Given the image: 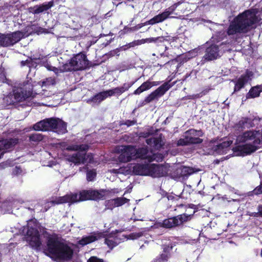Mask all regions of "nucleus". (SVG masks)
<instances>
[{
  "mask_svg": "<svg viewBox=\"0 0 262 262\" xmlns=\"http://www.w3.org/2000/svg\"><path fill=\"white\" fill-rule=\"evenodd\" d=\"M170 168L168 164L158 165L154 164H128L118 169H111L110 172L116 174H122L126 176L134 173L137 175L159 178L168 174V172L170 171Z\"/></svg>",
  "mask_w": 262,
  "mask_h": 262,
  "instance_id": "nucleus-1",
  "label": "nucleus"
},
{
  "mask_svg": "<svg viewBox=\"0 0 262 262\" xmlns=\"http://www.w3.org/2000/svg\"><path fill=\"white\" fill-rule=\"evenodd\" d=\"M44 253L52 259L60 261L70 260L73 250L63 239L56 235H51L48 237Z\"/></svg>",
  "mask_w": 262,
  "mask_h": 262,
  "instance_id": "nucleus-2",
  "label": "nucleus"
},
{
  "mask_svg": "<svg viewBox=\"0 0 262 262\" xmlns=\"http://www.w3.org/2000/svg\"><path fill=\"white\" fill-rule=\"evenodd\" d=\"M261 18L258 9L252 8L238 15L230 23L227 33L229 35L237 33H247L255 24L259 23Z\"/></svg>",
  "mask_w": 262,
  "mask_h": 262,
  "instance_id": "nucleus-3",
  "label": "nucleus"
},
{
  "mask_svg": "<svg viewBox=\"0 0 262 262\" xmlns=\"http://www.w3.org/2000/svg\"><path fill=\"white\" fill-rule=\"evenodd\" d=\"M106 194V192L101 190H84L79 193H71L63 196L53 198L51 201L47 203L46 211L50 207V205L59 204L65 203L70 204L83 201L88 200H100L103 199Z\"/></svg>",
  "mask_w": 262,
  "mask_h": 262,
  "instance_id": "nucleus-4",
  "label": "nucleus"
},
{
  "mask_svg": "<svg viewBox=\"0 0 262 262\" xmlns=\"http://www.w3.org/2000/svg\"><path fill=\"white\" fill-rule=\"evenodd\" d=\"M237 141L244 144L237 147L241 154H250L257 150L262 144V134L256 131L250 130L244 133L237 138Z\"/></svg>",
  "mask_w": 262,
  "mask_h": 262,
  "instance_id": "nucleus-5",
  "label": "nucleus"
},
{
  "mask_svg": "<svg viewBox=\"0 0 262 262\" xmlns=\"http://www.w3.org/2000/svg\"><path fill=\"white\" fill-rule=\"evenodd\" d=\"M88 65V60L86 56L82 53H79L71 59L68 62L64 64L59 69L52 67L48 66L49 70L54 71L56 74L60 72H67L72 70H81L86 68Z\"/></svg>",
  "mask_w": 262,
  "mask_h": 262,
  "instance_id": "nucleus-6",
  "label": "nucleus"
},
{
  "mask_svg": "<svg viewBox=\"0 0 262 262\" xmlns=\"http://www.w3.org/2000/svg\"><path fill=\"white\" fill-rule=\"evenodd\" d=\"M68 150H76V153L69 156V161L75 164L91 163L93 162V156L91 154H85V151L88 149V146L85 144L78 145H72L66 147Z\"/></svg>",
  "mask_w": 262,
  "mask_h": 262,
  "instance_id": "nucleus-7",
  "label": "nucleus"
},
{
  "mask_svg": "<svg viewBox=\"0 0 262 262\" xmlns=\"http://www.w3.org/2000/svg\"><path fill=\"white\" fill-rule=\"evenodd\" d=\"M36 85L32 83V80L24 82L20 87L13 91L14 100L16 101H21L32 96L33 88Z\"/></svg>",
  "mask_w": 262,
  "mask_h": 262,
  "instance_id": "nucleus-8",
  "label": "nucleus"
},
{
  "mask_svg": "<svg viewBox=\"0 0 262 262\" xmlns=\"http://www.w3.org/2000/svg\"><path fill=\"white\" fill-rule=\"evenodd\" d=\"M202 136L203 133L201 130L191 129L184 134L183 138L178 140L177 145L183 146L189 144L201 143L203 140L200 137Z\"/></svg>",
  "mask_w": 262,
  "mask_h": 262,
  "instance_id": "nucleus-9",
  "label": "nucleus"
},
{
  "mask_svg": "<svg viewBox=\"0 0 262 262\" xmlns=\"http://www.w3.org/2000/svg\"><path fill=\"white\" fill-rule=\"evenodd\" d=\"M117 150L120 153L118 157L120 162H128L137 158V149L133 146H119L117 147Z\"/></svg>",
  "mask_w": 262,
  "mask_h": 262,
  "instance_id": "nucleus-10",
  "label": "nucleus"
},
{
  "mask_svg": "<svg viewBox=\"0 0 262 262\" xmlns=\"http://www.w3.org/2000/svg\"><path fill=\"white\" fill-rule=\"evenodd\" d=\"M24 36L20 31H16L0 35V47L12 46L19 41Z\"/></svg>",
  "mask_w": 262,
  "mask_h": 262,
  "instance_id": "nucleus-11",
  "label": "nucleus"
},
{
  "mask_svg": "<svg viewBox=\"0 0 262 262\" xmlns=\"http://www.w3.org/2000/svg\"><path fill=\"white\" fill-rule=\"evenodd\" d=\"M136 158L146 159L149 162H158L162 160L163 156L161 154H154L151 151H148L147 148L142 147L137 149Z\"/></svg>",
  "mask_w": 262,
  "mask_h": 262,
  "instance_id": "nucleus-12",
  "label": "nucleus"
},
{
  "mask_svg": "<svg viewBox=\"0 0 262 262\" xmlns=\"http://www.w3.org/2000/svg\"><path fill=\"white\" fill-rule=\"evenodd\" d=\"M190 216L186 214H181L177 216L169 218L163 221L162 225L165 228H172L182 225L184 222L188 221Z\"/></svg>",
  "mask_w": 262,
  "mask_h": 262,
  "instance_id": "nucleus-13",
  "label": "nucleus"
},
{
  "mask_svg": "<svg viewBox=\"0 0 262 262\" xmlns=\"http://www.w3.org/2000/svg\"><path fill=\"white\" fill-rule=\"evenodd\" d=\"M179 4H175L173 6L166 9L164 12L159 14L145 23V25H153L155 24L161 23L167 19L169 16L175 10Z\"/></svg>",
  "mask_w": 262,
  "mask_h": 262,
  "instance_id": "nucleus-14",
  "label": "nucleus"
},
{
  "mask_svg": "<svg viewBox=\"0 0 262 262\" xmlns=\"http://www.w3.org/2000/svg\"><path fill=\"white\" fill-rule=\"evenodd\" d=\"M26 239L27 242L34 248L38 249L41 245L38 231L34 228L28 230Z\"/></svg>",
  "mask_w": 262,
  "mask_h": 262,
  "instance_id": "nucleus-15",
  "label": "nucleus"
},
{
  "mask_svg": "<svg viewBox=\"0 0 262 262\" xmlns=\"http://www.w3.org/2000/svg\"><path fill=\"white\" fill-rule=\"evenodd\" d=\"M170 87L171 85L169 84L168 82L164 83L145 98L144 101V103H148L152 101L158 99L159 97L163 96L165 93V92L170 88Z\"/></svg>",
  "mask_w": 262,
  "mask_h": 262,
  "instance_id": "nucleus-16",
  "label": "nucleus"
},
{
  "mask_svg": "<svg viewBox=\"0 0 262 262\" xmlns=\"http://www.w3.org/2000/svg\"><path fill=\"white\" fill-rule=\"evenodd\" d=\"M50 130L58 134H63L67 132L66 124L60 119L52 118Z\"/></svg>",
  "mask_w": 262,
  "mask_h": 262,
  "instance_id": "nucleus-17",
  "label": "nucleus"
},
{
  "mask_svg": "<svg viewBox=\"0 0 262 262\" xmlns=\"http://www.w3.org/2000/svg\"><path fill=\"white\" fill-rule=\"evenodd\" d=\"M220 51L218 46L212 45L207 48L204 57L207 60L215 59L220 56Z\"/></svg>",
  "mask_w": 262,
  "mask_h": 262,
  "instance_id": "nucleus-18",
  "label": "nucleus"
},
{
  "mask_svg": "<svg viewBox=\"0 0 262 262\" xmlns=\"http://www.w3.org/2000/svg\"><path fill=\"white\" fill-rule=\"evenodd\" d=\"M52 118L40 121L33 126V129L38 131H46L51 129Z\"/></svg>",
  "mask_w": 262,
  "mask_h": 262,
  "instance_id": "nucleus-19",
  "label": "nucleus"
},
{
  "mask_svg": "<svg viewBox=\"0 0 262 262\" xmlns=\"http://www.w3.org/2000/svg\"><path fill=\"white\" fill-rule=\"evenodd\" d=\"M102 236V234L100 233H94L92 235H88L85 237H83L81 240H80L78 243L79 244L84 246L88 244L94 242L98 239H99Z\"/></svg>",
  "mask_w": 262,
  "mask_h": 262,
  "instance_id": "nucleus-20",
  "label": "nucleus"
},
{
  "mask_svg": "<svg viewBox=\"0 0 262 262\" xmlns=\"http://www.w3.org/2000/svg\"><path fill=\"white\" fill-rule=\"evenodd\" d=\"M131 86L132 84L130 83H124L122 86L117 87L113 89L108 90V95H110V96L115 95H120L123 92L128 90Z\"/></svg>",
  "mask_w": 262,
  "mask_h": 262,
  "instance_id": "nucleus-21",
  "label": "nucleus"
},
{
  "mask_svg": "<svg viewBox=\"0 0 262 262\" xmlns=\"http://www.w3.org/2000/svg\"><path fill=\"white\" fill-rule=\"evenodd\" d=\"M53 1L49 2L48 3H43L41 5H37L33 8V13L34 14H38L49 9L50 8L53 7Z\"/></svg>",
  "mask_w": 262,
  "mask_h": 262,
  "instance_id": "nucleus-22",
  "label": "nucleus"
},
{
  "mask_svg": "<svg viewBox=\"0 0 262 262\" xmlns=\"http://www.w3.org/2000/svg\"><path fill=\"white\" fill-rule=\"evenodd\" d=\"M249 79V75L247 74L242 76L235 83L234 91H239L242 89Z\"/></svg>",
  "mask_w": 262,
  "mask_h": 262,
  "instance_id": "nucleus-23",
  "label": "nucleus"
},
{
  "mask_svg": "<svg viewBox=\"0 0 262 262\" xmlns=\"http://www.w3.org/2000/svg\"><path fill=\"white\" fill-rule=\"evenodd\" d=\"M108 97H110V95H108V91H103L102 92L99 93V94L95 95L93 98H92V101L95 103H100Z\"/></svg>",
  "mask_w": 262,
  "mask_h": 262,
  "instance_id": "nucleus-24",
  "label": "nucleus"
},
{
  "mask_svg": "<svg viewBox=\"0 0 262 262\" xmlns=\"http://www.w3.org/2000/svg\"><path fill=\"white\" fill-rule=\"evenodd\" d=\"M262 92V86L258 85L252 88L248 94L247 95V98H255L259 96V93Z\"/></svg>",
  "mask_w": 262,
  "mask_h": 262,
  "instance_id": "nucleus-25",
  "label": "nucleus"
},
{
  "mask_svg": "<svg viewBox=\"0 0 262 262\" xmlns=\"http://www.w3.org/2000/svg\"><path fill=\"white\" fill-rule=\"evenodd\" d=\"M151 88V85L150 84V81L147 80L143 82L137 89H136L134 92L135 95H139L141 93L147 91Z\"/></svg>",
  "mask_w": 262,
  "mask_h": 262,
  "instance_id": "nucleus-26",
  "label": "nucleus"
},
{
  "mask_svg": "<svg viewBox=\"0 0 262 262\" xmlns=\"http://www.w3.org/2000/svg\"><path fill=\"white\" fill-rule=\"evenodd\" d=\"M231 144L232 141L230 140L224 141L217 146L216 149L219 152L223 154L225 152L226 148L229 147Z\"/></svg>",
  "mask_w": 262,
  "mask_h": 262,
  "instance_id": "nucleus-27",
  "label": "nucleus"
},
{
  "mask_svg": "<svg viewBox=\"0 0 262 262\" xmlns=\"http://www.w3.org/2000/svg\"><path fill=\"white\" fill-rule=\"evenodd\" d=\"M129 200L123 197L117 198L115 199L110 200V202L114 204V206H120L128 202Z\"/></svg>",
  "mask_w": 262,
  "mask_h": 262,
  "instance_id": "nucleus-28",
  "label": "nucleus"
},
{
  "mask_svg": "<svg viewBox=\"0 0 262 262\" xmlns=\"http://www.w3.org/2000/svg\"><path fill=\"white\" fill-rule=\"evenodd\" d=\"M146 143L148 145H152L153 144V146L155 148H159L162 146L161 141L159 139L156 138H150L146 140Z\"/></svg>",
  "mask_w": 262,
  "mask_h": 262,
  "instance_id": "nucleus-29",
  "label": "nucleus"
},
{
  "mask_svg": "<svg viewBox=\"0 0 262 262\" xmlns=\"http://www.w3.org/2000/svg\"><path fill=\"white\" fill-rule=\"evenodd\" d=\"M182 170H180L181 172V176L182 177L189 176L193 173L194 171L193 169L189 167L182 166Z\"/></svg>",
  "mask_w": 262,
  "mask_h": 262,
  "instance_id": "nucleus-30",
  "label": "nucleus"
},
{
  "mask_svg": "<svg viewBox=\"0 0 262 262\" xmlns=\"http://www.w3.org/2000/svg\"><path fill=\"white\" fill-rule=\"evenodd\" d=\"M119 242L117 238L114 239L111 237L106 238L105 240V244L109 248L111 249L115 247L119 243Z\"/></svg>",
  "mask_w": 262,
  "mask_h": 262,
  "instance_id": "nucleus-31",
  "label": "nucleus"
},
{
  "mask_svg": "<svg viewBox=\"0 0 262 262\" xmlns=\"http://www.w3.org/2000/svg\"><path fill=\"white\" fill-rule=\"evenodd\" d=\"M180 170H182L181 166L179 167H178L174 172L173 173H170V174L171 175V177H172L174 179H178L181 177H182V176H181V172Z\"/></svg>",
  "mask_w": 262,
  "mask_h": 262,
  "instance_id": "nucleus-32",
  "label": "nucleus"
},
{
  "mask_svg": "<svg viewBox=\"0 0 262 262\" xmlns=\"http://www.w3.org/2000/svg\"><path fill=\"white\" fill-rule=\"evenodd\" d=\"M158 38H154V37L148 38H146V39H141V40H139L138 41V44L141 45V44H143V43H145L146 42L150 43V42H155V41H156L158 40Z\"/></svg>",
  "mask_w": 262,
  "mask_h": 262,
  "instance_id": "nucleus-33",
  "label": "nucleus"
},
{
  "mask_svg": "<svg viewBox=\"0 0 262 262\" xmlns=\"http://www.w3.org/2000/svg\"><path fill=\"white\" fill-rule=\"evenodd\" d=\"M96 175V172L94 170H88L86 174L87 180L89 181H93Z\"/></svg>",
  "mask_w": 262,
  "mask_h": 262,
  "instance_id": "nucleus-34",
  "label": "nucleus"
},
{
  "mask_svg": "<svg viewBox=\"0 0 262 262\" xmlns=\"http://www.w3.org/2000/svg\"><path fill=\"white\" fill-rule=\"evenodd\" d=\"M55 83V80L52 78H49L46 79V81H43L41 82V84L39 82V85L42 87L43 86H47L50 84H53Z\"/></svg>",
  "mask_w": 262,
  "mask_h": 262,
  "instance_id": "nucleus-35",
  "label": "nucleus"
},
{
  "mask_svg": "<svg viewBox=\"0 0 262 262\" xmlns=\"http://www.w3.org/2000/svg\"><path fill=\"white\" fill-rule=\"evenodd\" d=\"M200 50L199 49H195L191 51H190L187 54V57L188 58H191L196 56V55H198V54L200 53V52H199Z\"/></svg>",
  "mask_w": 262,
  "mask_h": 262,
  "instance_id": "nucleus-36",
  "label": "nucleus"
},
{
  "mask_svg": "<svg viewBox=\"0 0 262 262\" xmlns=\"http://www.w3.org/2000/svg\"><path fill=\"white\" fill-rule=\"evenodd\" d=\"M42 139V136L39 134H34L30 136V140L33 141H41Z\"/></svg>",
  "mask_w": 262,
  "mask_h": 262,
  "instance_id": "nucleus-37",
  "label": "nucleus"
},
{
  "mask_svg": "<svg viewBox=\"0 0 262 262\" xmlns=\"http://www.w3.org/2000/svg\"><path fill=\"white\" fill-rule=\"evenodd\" d=\"M87 262H103V260L96 256H92L88 259Z\"/></svg>",
  "mask_w": 262,
  "mask_h": 262,
  "instance_id": "nucleus-38",
  "label": "nucleus"
},
{
  "mask_svg": "<svg viewBox=\"0 0 262 262\" xmlns=\"http://www.w3.org/2000/svg\"><path fill=\"white\" fill-rule=\"evenodd\" d=\"M122 236L123 237V238L122 239H134L136 238L139 236H137L136 234L132 233L131 234L128 235V236L123 235Z\"/></svg>",
  "mask_w": 262,
  "mask_h": 262,
  "instance_id": "nucleus-39",
  "label": "nucleus"
},
{
  "mask_svg": "<svg viewBox=\"0 0 262 262\" xmlns=\"http://www.w3.org/2000/svg\"><path fill=\"white\" fill-rule=\"evenodd\" d=\"M255 194H259L262 193V181L259 186L257 187L254 190Z\"/></svg>",
  "mask_w": 262,
  "mask_h": 262,
  "instance_id": "nucleus-40",
  "label": "nucleus"
},
{
  "mask_svg": "<svg viewBox=\"0 0 262 262\" xmlns=\"http://www.w3.org/2000/svg\"><path fill=\"white\" fill-rule=\"evenodd\" d=\"M106 206L108 209H112L113 208L117 207V206H114V204L110 202V200H108L107 202Z\"/></svg>",
  "mask_w": 262,
  "mask_h": 262,
  "instance_id": "nucleus-41",
  "label": "nucleus"
},
{
  "mask_svg": "<svg viewBox=\"0 0 262 262\" xmlns=\"http://www.w3.org/2000/svg\"><path fill=\"white\" fill-rule=\"evenodd\" d=\"M136 122L135 121H130L127 120L125 123L124 124L126 125L127 126H130L135 124Z\"/></svg>",
  "mask_w": 262,
  "mask_h": 262,
  "instance_id": "nucleus-42",
  "label": "nucleus"
},
{
  "mask_svg": "<svg viewBox=\"0 0 262 262\" xmlns=\"http://www.w3.org/2000/svg\"><path fill=\"white\" fill-rule=\"evenodd\" d=\"M250 215L254 216V217H258V216H261V214L260 213L259 210H258L257 212H253Z\"/></svg>",
  "mask_w": 262,
  "mask_h": 262,
  "instance_id": "nucleus-43",
  "label": "nucleus"
},
{
  "mask_svg": "<svg viewBox=\"0 0 262 262\" xmlns=\"http://www.w3.org/2000/svg\"><path fill=\"white\" fill-rule=\"evenodd\" d=\"M150 84L151 85V88L153 86H157L160 84L159 81H150Z\"/></svg>",
  "mask_w": 262,
  "mask_h": 262,
  "instance_id": "nucleus-44",
  "label": "nucleus"
},
{
  "mask_svg": "<svg viewBox=\"0 0 262 262\" xmlns=\"http://www.w3.org/2000/svg\"><path fill=\"white\" fill-rule=\"evenodd\" d=\"M257 210H259L260 213L261 214V216L262 217V205L258 206Z\"/></svg>",
  "mask_w": 262,
  "mask_h": 262,
  "instance_id": "nucleus-45",
  "label": "nucleus"
},
{
  "mask_svg": "<svg viewBox=\"0 0 262 262\" xmlns=\"http://www.w3.org/2000/svg\"><path fill=\"white\" fill-rule=\"evenodd\" d=\"M28 62L29 61H28V60H27L26 61H22L21 62V64L22 66H25V65H27L28 64Z\"/></svg>",
  "mask_w": 262,
  "mask_h": 262,
  "instance_id": "nucleus-46",
  "label": "nucleus"
},
{
  "mask_svg": "<svg viewBox=\"0 0 262 262\" xmlns=\"http://www.w3.org/2000/svg\"><path fill=\"white\" fill-rule=\"evenodd\" d=\"M15 170L16 171V173L17 174V173H19L21 172V170L18 168L17 167H16L15 168Z\"/></svg>",
  "mask_w": 262,
  "mask_h": 262,
  "instance_id": "nucleus-47",
  "label": "nucleus"
},
{
  "mask_svg": "<svg viewBox=\"0 0 262 262\" xmlns=\"http://www.w3.org/2000/svg\"><path fill=\"white\" fill-rule=\"evenodd\" d=\"M161 257H162V260H165V259H166L167 256H166V255H165V256L164 255H164H163V254H162V255H161Z\"/></svg>",
  "mask_w": 262,
  "mask_h": 262,
  "instance_id": "nucleus-48",
  "label": "nucleus"
},
{
  "mask_svg": "<svg viewBox=\"0 0 262 262\" xmlns=\"http://www.w3.org/2000/svg\"><path fill=\"white\" fill-rule=\"evenodd\" d=\"M225 46V44L221 43V44L220 45V47H224Z\"/></svg>",
  "mask_w": 262,
  "mask_h": 262,
  "instance_id": "nucleus-49",
  "label": "nucleus"
},
{
  "mask_svg": "<svg viewBox=\"0 0 262 262\" xmlns=\"http://www.w3.org/2000/svg\"><path fill=\"white\" fill-rule=\"evenodd\" d=\"M7 103H12V102H14V101H13V100H12V101H10V102H9L8 100H7Z\"/></svg>",
  "mask_w": 262,
  "mask_h": 262,
  "instance_id": "nucleus-50",
  "label": "nucleus"
},
{
  "mask_svg": "<svg viewBox=\"0 0 262 262\" xmlns=\"http://www.w3.org/2000/svg\"><path fill=\"white\" fill-rule=\"evenodd\" d=\"M260 254H261V257H262V249H261V253H260Z\"/></svg>",
  "mask_w": 262,
  "mask_h": 262,
  "instance_id": "nucleus-51",
  "label": "nucleus"
},
{
  "mask_svg": "<svg viewBox=\"0 0 262 262\" xmlns=\"http://www.w3.org/2000/svg\"><path fill=\"white\" fill-rule=\"evenodd\" d=\"M250 120L249 119H247V121H246V123L248 122V121H249Z\"/></svg>",
  "mask_w": 262,
  "mask_h": 262,
  "instance_id": "nucleus-52",
  "label": "nucleus"
},
{
  "mask_svg": "<svg viewBox=\"0 0 262 262\" xmlns=\"http://www.w3.org/2000/svg\"><path fill=\"white\" fill-rule=\"evenodd\" d=\"M2 34H0V35H1Z\"/></svg>",
  "mask_w": 262,
  "mask_h": 262,
  "instance_id": "nucleus-53",
  "label": "nucleus"
},
{
  "mask_svg": "<svg viewBox=\"0 0 262 262\" xmlns=\"http://www.w3.org/2000/svg\"><path fill=\"white\" fill-rule=\"evenodd\" d=\"M2 34H0V35H1Z\"/></svg>",
  "mask_w": 262,
  "mask_h": 262,
  "instance_id": "nucleus-54",
  "label": "nucleus"
}]
</instances>
